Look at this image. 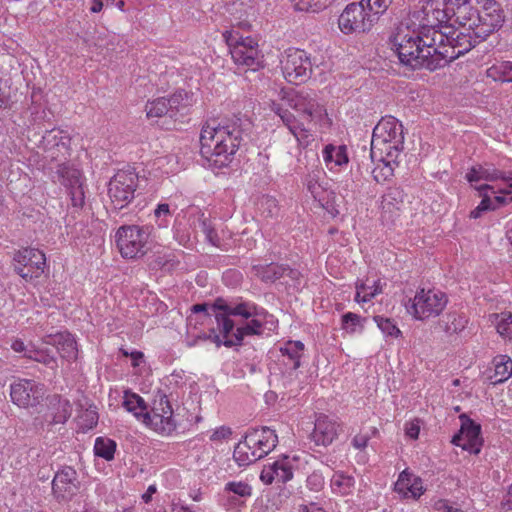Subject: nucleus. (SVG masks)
Returning <instances> with one entry per match:
<instances>
[{"label":"nucleus","mask_w":512,"mask_h":512,"mask_svg":"<svg viewBox=\"0 0 512 512\" xmlns=\"http://www.w3.org/2000/svg\"><path fill=\"white\" fill-rule=\"evenodd\" d=\"M466 179L469 183H478L479 181L496 182V185L480 184L474 185L482 197L479 205L470 212V217L477 219L482 212L495 210L505 204L512 202V172L505 169L501 163L496 166L492 163L475 165L466 173Z\"/></svg>","instance_id":"5"},{"label":"nucleus","mask_w":512,"mask_h":512,"mask_svg":"<svg viewBox=\"0 0 512 512\" xmlns=\"http://www.w3.org/2000/svg\"><path fill=\"white\" fill-rule=\"evenodd\" d=\"M24 356L42 363L50 369H56L58 367L56 357L47 349H32L28 351V354H24Z\"/></svg>","instance_id":"43"},{"label":"nucleus","mask_w":512,"mask_h":512,"mask_svg":"<svg viewBox=\"0 0 512 512\" xmlns=\"http://www.w3.org/2000/svg\"><path fill=\"white\" fill-rule=\"evenodd\" d=\"M277 443L278 436L275 430L269 427L254 429L236 445L233 457L239 466H247L270 453Z\"/></svg>","instance_id":"9"},{"label":"nucleus","mask_w":512,"mask_h":512,"mask_svg":"<svg viewBox=\"0 0 512 512\" xmlns=\"http://www.w3.org/2000/svg\"><path fill=\"white\" fill-rule=\"evenodd\" d=\"M333 493L338 495H349L353 492L355 479L344 472H335L330 480Z\"/></svg>","instance_id":"33"},{"label":"nucleus","mask_w":512,"mask_h":512,"mask_svg":"<svg viewBox=\"0 0 512 512\" xmlns=\"http://www.w3.org/2000/svg\"><path fill=\"white\" fill-rule=\"evenodd\" d=\"M169 107V101L166 97L156 98L146 103V115L148 118L170 117L171 110H169Z\"/></svg>","instance_id":"40"},{"label":"nucleus","mask_w":512,"mask_h":512,"mask_svg":"<svg viewBox=\"0 0 512 512\" xmlns=\"http://www.w3.org/2000/svg\"><path fill=\"white\" fill-rule=\"evenodd\" d=\"M397 161H389L388 157L380 156V163L372 170L373 179L378 182H384L393 176L394 165Z\"/></svg>","instance_id":"41"},{"label":"nucleus","mask_w":512,"mask_h":512,"mask_svg":"<svg viewBox=\"0 0 512 512\" xmlns=\"http://www.w3.org/2000/svg\"><path fill=\"white\" fill-rule=\"evenodd\" d=\"M491 317L497 333L504 340L512 341V313L502 312L493 314Z\"/></svg>","instance_id":"37"},{"label":"nucleus","mask_w":512,"mask_h":512,"mask_svg":"<svg viewBox=\"0 0 512 512\" xmlns=\"http://www.w3.org/2000/svg\"><path fill=\"white\" fill-rule=\"evenodd\" d=\"M217 307L224 311L218 314V330L222 337L212 335L217 347L238 346L246 336L262 334L263 324L259 317L264 314V310L253 302L219 301Z\"/></svg>","instance_id":"4"},{"label":"nucleus","mask_w":512,"mask_h":512,"mask_svg":"<svg viewBox=\"0 0 512 512\" xmlns=\"http://www.w3.org/2000/svg\"><path fill=\"white\" fill-rule=\"evenodd\" d=\"M44 343L55 346L63 359L72 361L77 358V343L74 337L68 332L48 335L44 338Z\"/></svg>","instance_id":"27"},{"label":"nucleus","mask_w":512,"mask_h":512,"mask_svg":"<svg viewBox=\"0 0 512 512\" xmlns=\"http://www.w3.org/2000/svg\"><path fill=\"white\" fill-rule=\"evenodd\" d=\"M376 432H377V429L372 428L371 434L368 432H366V433L361 432V433L355 435L354 438L352 439L353 447H355L356 449H359V450L364 449L367 446V444L371 438V435L372 434L374 435Z\"/></svg>","instance_id":"53"},{"label":"nucleus","mask_w":512,"mask_h":512,"mask_svg":"<svg viewBox=\"0 0 512 512\" xmlns=\"http://www.w3.org/2000/svg\"><path fill=\"white\" fill-rule=\"evenodd\" d=\"M152 228L149 226L127 225L118 228L115 240L123 258L136 259L144 256L150 249L149 238Z\"/></svg>","instance_id":"12"},{"label":"nucleus","mask_w":512,"mask_h":512,"mask_svg":"<svg viewBox=\"0 0 512 512\" xmlns=\"http://www.w3.org/2000/svg\"><path fill=\"white\" fill-rule=\"evenodd\" d=\"M172 415L173 410L168 397L161 393L155 399L152 410L145 414L142 422L160 434L169 435L176 429Z\"/></svg>","instance_id":"16"},{"label":"nucleus","mask_w":512,"mask_h":512,"mask_svg":"<svg viewBox=\"0 0 512 512\" xmlns=\"http://www.w3.org/2000/svg\"><path fill=\"white\" fill-rule=\"evenodd\" d=\"M80 423L83 429L89 430L98 423V414L95 410L87 409L80 415Z\"/></svg>","instance_id":"50"},{"label":"nucleus","mask_w":512,"mask_h":512,"mask_svg":"<svg viewBox=\"0 0 512 512\" xmlns=\"http://www.w3.org/2000/svg\"><path fill=\"white\" fill-rule=\"evenodd\" d=\"M450 0L428 1L412 18L418 21L417 29H410L409 23H401L393 37V45L400 62L415 67L419 63L421 51L424 52L423 40L432 32H445L450 26L446 25L456 19V12L450 10Z\"/></svg>","instance_id":"2"},{"label":"nucleus","mask_w":512,"mask_h":512,"mask_svg":"<svg viewBox=\"0 0 512 512\" xmlns=\"http://www.w3.org/2000/svg\"><path fill=\"white\" fill-rule=\"evenodd\" d=\"M15 271L25 280H32L44 273L46 266L45 254L35 248L18 251L14 257Z\"/></svg>","instance_id":"18"},{"label":"nucleus","mask_w":512,"mask_h":512,"mask_svg":"<svg viewBox=\"0 0 512 512\" xmlns=\"http://www.w3.org/2000/svg\"><path fill=\"white\" fill-rule=\"evenodd\" d=\"M155 217L159 220L158 225L161 227L167 226V217L170 216L169 205L166 203L159 204L154 211Z\"/></svg>","instance_id":"54"},{"label":"nucleus","mask_w":512,"mask_h":512,"mask_svg":"<svg viewBox=\"0 0 512 512\" xmlns=\"http://www.w3.org/2000/svg\"><path fill=\"white\" fill-rule=\"evenodd\" d=\"M450 10L456 12L455 23L445 32H432L423 40L424 52L412 69L434 71L470 51L498 30L504 22L503 10L496 0H450Z\"/></svg>","instance_id":"1"},{"label":"nucleus","mask_w":512,"mask_h":512,"mask_svg":"<svg viewBox=\"0 0 512 512\" xmlns=\"http://www.w3.org/2000/svg\"><path fill=\"white\" fill-rule=\"evenodd\" d=\"M222 36L229 46L231 57L236 65L247 67L253 71L261 67L262 55L253 38L243 37L235 27L224 31Z\"/></svg>","instance_id":"10"},{"label":"nucleus","mask_w":512,"mask_h":512,"mask_svg":"<svg viewBox=\"0 0 512 512\" xmlns=\"http://www.w3.org/2000/svg\"><path fill=\"white\" fill-rule=\"evenodd\" d=\"M57 175L62 185L67 188L74 208H82L85 203L84 178L80 170L69 165L60 164Z\"/></svg>","instance_id":"19"},{"label":"nucleus","mask_w":512,"mask_h":512,"mask_svg":"<svg viewBox=\"0 0 512 512\" xmlns=\"http://www.w3.org/2000/svg\"><path fill=\"white\" fill-rule=\"evenodd\" d=\"M383 283L380 279H372L367 277L364 281L356 284L355 301L364 303L382 293Z\"/></svg>","instance_id":"31"},{"label":"nucleus","mask_w":512,"mask_h":512,"mask_svg":"<svg viewBox=\"0 0 512 512\" xmlns=\"http://www.w3.org/2000/svg\"><path fill=\"white\" fill-rule=\"evenodd\" d=\"M373 319L386 339H398L402 336L394 319L381 315H376Z\"/></svg>","instance_id":"39"},{"label":"nucleus","mask_w":512,"mask_h":512,"mask_svg":"<svg viewBox=\"0 0 512 512\" xmlns=\"http://www.w3.org/2000/svg\"><path fill=\"white\" fill-rule=\"evenodd\" d=\"M294 8L304 12H318L326 8L331 0H290Z\"/></svg>","instance_id":"45"},{"label":"nucleus","mask_w":512,"mask_h":512,"mask_svg":"<svg viewBox=\"0 0 512 512\" xmlns=\"http://www.w3.org/2000/svg\"><path fill=\"white\" fill-rule=\"evenodd\" d=\"M129 356L132 360V365L135 367L138 366L139 362L143 359V353L140 351H133L129 354Z\"/></svg>","instance_id":"60"},{"label":"nucleus","mask_w":512,"mask_h":512,"mask_svg":"<svg viewBox=\"0 0 512 512\" xmlns=\"http://www.w3.org/2000/svg\"><path fill=\"white\" fill-rule=\"evenodd\" d=\"M425 490L422 479L408 470H403L394 484V491L404 499L417 500Z\"/></svg>","instance_id":"24"},{"label":"nucleus","mask_w":512,"mask_h":512,"mask_svg":"<svg viewBox=\"0 0 512 512\" xmlns=\"http://www.w3.org/2000/svg\"><path fill=\"white\" fill-rule=\"evenodd\" d=\"M45 386L30 379H18L10 385V397L22 408L36 407L43 400Z\"/></svg>","instance_id":"17"},{"label":"nucleus","mask_w":512,"mask_h":512,"mask_svg":"<svg viewBox=\"0 0 512 512\" xmlns=\"http://www.w3.org/2000/svg\"><path fill=\"white\" fill-rule=\"evenodd\" d=\"M404 134L402 124L393 116L383 117L373 129L371 141L372 157L379 153L389 161H397L402 153Z\"/></svg>","instance_id":"8"},{"label":"nucleus","mask_w":512,"mask_h":512,"mask_svg":"<svg viewBox=\"0 0 512 512\" xmlns=\"http://www.w3.org/2000/svg\"><path fill=\"white\" fill-rule=\"evenodd\" d=\"M200 229L204 233L206 240L215 247L222 248L223 243L218 235L216 229L207 220H203L200 223Z\"/></svg>","instance_id":"48"},{"label":"nucleus","mask_w":512,"mask_h":512,"mask_svg":"<svg viewBox=\"0 0 512 512\" xmlns=\"http://www.w3.org/2000/svg\"><path fill=\"white\" fill-rule=\"evenodd\" d=\"M230 276L235 278L236 282H238L240 280V274L237 271H234V270L226 271L225 274H224V277L227 278V277H230Z\"/></svg>","instance_id":"64"},{"label":"nucleus","mask_w":512,"mask_h":512,"mask_svg":"<svg viewBox=\"0 0 512 512\" xmlns=\"http://www.w3.org/2000/svg\"><path fill=\"white\" fill-rule=\"evenodd\" d=\"M400 193L398 191H390L389 193H387L384 197H383V201H382V207L383 209H389L390 206H394V201L397 200V196L399 195Z\"/></svg>","instance_id":"58"},{"label":"nucleus","mask_w":512,"mask_h":512,"mask_svg":"<svg viewBox=\"0 0 512 512\" xmlns=\"http://www.w3.org/2000/svg\"><path fill=\"white\" fill-rule=\"evenodd\" d=\"M447 303L444 292L435 288H419L405 306L414 319L424 321L439 316Z\"/></svg>","instance_id":"11"},{"label":"nucleus","mask_w":512,"mask_h":512,"mask_svg":"<svg viewBox=\"0 0 512 512\" xmlns=\"http://www.w3.org/2000/svg\"><path fill=\"white\" fill-rule=\"evenodd\" d=\"M78 490L77 472L70 466L60 469L52 480V493L59 501L70 500Z\"/></svg>","instance_id":"21"},{"label":"nucleus","mask_w":512,"mask_h":512,"mask_svg":"<svg viewBox=\"0 0 512 512\" xmlns=\"http://www.w3.org/2000/svg\"><path fill=\"white\" fill-rule=\"evenodd\" d=\"M11 348L17 353L24 352L25 354H28V351L30 350V349H27L26 345L24 344V342L21 339L13 340V342L11 344Z\"/></svg>","instance_id":"59"},{"label":"nucleus","mask_w":512,"mask_h":512,"mask_svg":"<svg viewBox=\"0 0 512 512\" xmlns=\"http://www.w3.org/2000/svg\"><path fill=\"white\" fill-rule=\"evenodd\" d=\"M376 23L375 14H370L361 0L348 4L338 18V26L342 33H365Z\"/></svg>","instance_id":"13"},{"label":"nucleus","mask_w":512,"mask_h":512,"mask_svg":"<svg viewBox=\"0 0 512 512\" xmlns=\"http://www.w3.org/2000/svg\"><path fill=\"white\" fill-rule=\"evenodd\" d=\"M461 421V429L452 438V443L471 454H478L483 444L481 426L466 416H461Z\"/></svg>","instance_id":"20"},{"label":"nucleus","mask_w":512,"mask_h":512,"mask_svg":"<svg viewBox=\"0 0 512 512\" xmlns=\"http://www.w3.org/2000/svg\"><path fill=\"white\" fill-rule=\"evenodd\" d=\"M72 407L68 400L60 399L58 401V412L53 416L52 423L63 424L71 416Z\"/></svg>","instance_id":"49"},{"label":"nucleus","mask_w":512,"mask_h":512,"mask_svg":"<svg viewBox=\"0 0 512 512\" xmlns=\"http://www.w3.org/2000/svg\"><path fill=\"white\" fill-rule=\"evenodd\" d=\"M512 68V61H500L493 64L486 71L489 78L494 81L508 82V76Z\"/></svg>","instance_id":"42"},{"label":"nucleus","mask_w":512,"mask_h":512,"mask_svg":"<svg viewBox=\"0 0 512 512\" xmlns=\"http://www.w3.org/2000/svg\"><path fill=\"white\" fill-rule=\"evenodd\" d=\"M175 256L172 253L165 254L163 256L158 255L155 259V266L166 271L174 269L178 265V261H175Z\"/></svg>","instance_id":"51"},{"label":"nucleus","mask_w":512,"mask_h":512,"mask_svg":"<svg viewBox=\"0 0 512 512\" xmlns=\"http://www.w3.org/2000/svg\"><path fill=\"white\" fill-rule=\"evenodd\" d=\"M255 274L265 282H274L285 275L296 278L298 272L288 266L270 263L266 265H256L253 267Z\"/></svg>","instance_id":"30"},{"label":"nucleus","mask_w":512,"mask_h":512,"mask_svg":"<svg viewBox=\"0 0 512 512\" xmlns=\"http://www.w3.org/2000/svg\"><path fill=\"white\" fill-rule=\"evenodd\" d=\"M341 320H342L341 328L343 330H345L347 333L354 334L356 332H361L364 328V325H363L364 320L361 318V316H359L355 313H352V312L345 313L342 316Z\"/></svg>","instance_id":"44"},{"label":"nucleus","mask_w":512,"mask_h":512,"mask_svg":"<svg viewBox=\"0 0 512 512\" xmlns=\"http://www.w3.org/2000/svg\"><path fill=\"white\" fill-rule=\"evenodd\" d=\"M284 102L272 101L269 105L289 133L295 138L299 148H306L315 140L311 126H318L325 132L332 125L327 110L317 98L307 92L290 95Z\"/></svg>","instance_id":"3"},{"label":"nucleus","mask_w":512,"mask_h":512,"mask_svg":"<svg viewBox=\"0 0 512 512\" xmlns=\"http://www.w3.org/2000/svg\"><path fill=\"white\" fill-rule=\"evenodd\" d=\"M435 509L439 512H464L461 509L451 506L446 500H439L436 502Z\"/></svg>","instance_id":"57"},{"label":"nucleus","mask_w":512,"mask_h":512,"mask_svg":"<svg viewBox=\"0 0 512 512\" xmlns=\"http://www.w3.org/2000/svg\"><path fill=\"white\" fill-rule=\"evenodd\" d=\"M339 424L327 415L316 417L311 439L316 445L328 446L338 435Z\"/></svg>","instance_id":"25"},{"label":"nucleus","mask_w":512,"mask_h":512,"mask_svg":"<svg viewBox=\"0 0 512 512\" xmlns=\"http://www.w3.org/2000/svg\"><path fill=\"white\" fill-rule=\"evenodd\" d=\"M420 433V422L415 419L405 424V434L411 439H417Z\"/></svg>","instance_id":"55"},{"label":"nucleus","mask_w":512,"mask_h":512,"mask_svg":"<svg viewBox=\"0 0 512 512\" xmlns=\"http://www.w3.org/2000/svg\"><path fill=\"white\" fill-rule=\"evenodd\" d=\"M367 6L370 14H375L376 22L384 14L392 3V0H362Z\"/></svg>","instance_id":"47"},{"label":"nucleus","mask_w":512,"mask_h":512,"mask_svg":"<svg viewBox=\"0 0 512 512\" xmlns=\"http://www.w3.org/2000/svg\"><path fill=\"white\" fill-rule=\"evenodd\" d=\"M280 62L283 76L288 82L301 84L309 79L312 63L306 51L289 48L284 52Z\"/></svg>","instance_id":"14"},{"label":"nucleus","mask_w":512,"mask_h":512,"mask_svg":"<svg viewBox=\"0 0 512 512\" xmlns=\"http://www.w3.org/2000/svg\"><path fill=\"white\" fill-rule=\"evenodd\" d=\"M45 158L51 161L65 160L69 156V139L62 131L51 130L42 138Z\"/></svg>","instance_id":"23"},{"label":"nucleus","mask_w":512,"mask_h":512,"mask_svg":"<svg viewBox=\"0 0 512 512\" xmlns=\"http://www.w3.org/2000/svg\"><path fill=\"white\" fill-rule=\"evenodd\" d=\"M281 362L287 370L295 371L301 365V358L304 355L305 346L301 341H287L279 348Z\"/></svg>","instance_id":"29"},{"label":"nucleus","mask_w":512,"mask_h":512,"mask_svg":"<svg viewBox=\"0 0 512 512\" xmlns=\"http://www.w3.org/2000/svg\"><path fill=\"white\" fill-rule=\"evenodd\" d=\"M467 323V317L464 314L457 312H450L446 314L440 321L441 327L448 334H454L463 331Z\"/></svg>","instance_id":"35"},{"label":"nucleus","mask_w":512,"mask_h":512,"mask_svg":"<svg viewBox=\"0 0 512 512\" xmlns=\"http://www.w3.org/2000/svg\"><path fill=\"white\" fill-rule=\"evenodd\" d=\"M231 435V430L227 427H219L212 432L210 435V440L212 441H221L223 439L228 438Z\"/></svg>","instance_id":"56"},{"label":"nucleus","mask_w":512,"mask_h":512,"mask_svg":"<svg viewBox=\"0 0 512 512\" xmlns=\"http://www.w3.org/2000/svg\"><path fill=\"white\" fill-rule=\"evenodd\" d=\"M322 155L324 163L330 171L338 172L349 163L345 145L328 144L323 148Z\"/></svg>","instance_id":"28"},{"label":"nucleus","mask_w":512,"mask_h":512,"mask_svg":"<svg viewBox=\"0 0 512 512\" xmlns=\"http://www.w3.org/2000/svg\"><path fill=\"white\" fill-rule=\"evenodd\" d=\"M8 94L6 93L5 87H3L2 77L0 76V106L6 103Z\"/></svg>","instance_id":"63"},{"label":"nucleus","mask_w":512,"mask_h":512,"mask_svg":"<svg viewBox=\"0 0 512 512\" xmlns=\"http://www.w3.org/2000/svg\"><path fill=\"white\" fill-rule=\"evenodd\" d=\"M503 506L509 510H512V485L509 487Z\"/></svg>","instance_id":"62"},{"label":"nucleus","mask_w":512,"mask_h":512,"mask_svg":"<svg viewBox=\"0 0 512 512\" xmlns=\"http://www.w3.org/2000/svg\"><path fill=\"white\" fill-rule=\"evenodd\" d=\"M169 110L170 118L175 117L177 114H184L187 112L188 108L191 107L194 103L193 93L179 90L172 94L169 98Z\"/></svg>","instance_id":"32"},{"label":"nucleus","mask_w":512,"mask_h":512,"mask_svg":"<svg viewBox=\"0 0 512 512\" xmlns=\"http://www.w3.org/2000/svg\"><path fill=\"white\" fill-rule=\"evenodd\" d=\"M242 131L236 123L208 120L200 133V153L214 168L228 166L239 148Z\"/></svg>","instance_id":"6"},{"label":"nucleus","mask_w":512,"mask_h":512,"mask_svg":"<svg viewBox=\"0 0 512 512\" xmlns=\"http://www.w3.org/2000/svg\"><path fill=\"white\" fill-rule=\"evenodd\" d=\"M323 175L324 171L321 168L311 170L305 177V185L314 200L317 201L322 208L329 209L332 192L327 190L320 182V178Z\"/></svg>","instance_id":"26"},{"label":"nucleus","mask_w":512,"mask_h":512,"mask_svg":"<svg viewBox=\"0 0 512 512\" xmlns=\"http://www.w3.org/2000/svg\"><path fill=\"white\" fill-rule=\"evenodd\" d=\"M494 374L490 376L493 383L506 381L512 375V360L505 355H499L493 360Z\"/></svg>","instance_id":"34"},{"label":"nucleus","mask_w":512,"mask_h":512,"mask_svg":"<svg viewBox=\"0 0 512 512\" xmlns=\"http://www.w3.org/2000/svg\"><path fill=\"white\" fill-rule=\"evenodd\" d=\"M307 487L312 491H320L324 486V478L321 473L313 472L306 480Z\"/></svg>","instance_id":"52"},{"label":"nucleus","mask_w":512,"mask_h":512,"mask_svg":"<svg viewBox=\"0 0 512 512\" xmlns=\"http://www.w3.org/2000/svg\"><path fill=\"white\" fill-rule=\"evenodd\" d=\"M138 176L130 169L119 170L108 185V195L115 208L126 207L134 198Z\"/></svg>","instance_id":"15"},{"label":"nucleus","mask_w":512,"mask_h":512,"mask_svg":"<svg viewBox=\"0 0 512 512\" xmlns=\"http://www.w3.org/2000/svg\"><path fill=\"white\" fill-rule=\"evenodd\" d=\"M116 448V442L108 437H97L95 439L94 453L96 456L103 458L106 461L114 459Z\"/></svg>","instance_id":"38"},{"label":"nucleus","mask_w":512,"mask_h":512,"mask_svg":"<svg viewBox=\"0 0 512 512\" xmlns=\"http://www.w3.org/2000/svg\"><path fill=\"white\" fill-rule=\"evenodd\" d=\"M123 405L127 411L133 413L141 421H143L145 414L148 413L145 401L135 393L125 392Z\"/></svg>","instance_id":"36"},{"label":"nucleus","mask_w":512,"mask_h":512,"mask_svg":"<svg viewBox=\"0 0 512 512\" xmlns=\"http://www.w3.org/2000/svg\"><path fill=\"white\" fill-rule=\"evenodd\" d=\"M103 9L102 0H92L90 6L91 13H99Z\"/></svg>","instance_id":"61"},{"label":"nucleus","mask_w":512,"mask_h":512,"mask_svg":"<svg viewBox=\"0 0 512 512\" xmlns=\"http://www.w3.org/2000/svg\"><path fill=\"white\" fill-rule=\"evenodd\" d=\"M293 470V460L288 456H283L273 463L265 465L260 479L265 484L286 483L293 478Z\"/></svg>","instance_id":"22"},{"label":"nucleus","mask_w":512,"mask_h":512,"mask_svg":"<svg viewBox=\"0 0 512 512\" xmlns=\"http://www.w3.org/2000/svg\"><path fill=\"white\" fill-rule=\"evenodd\" d=\"M224 491L240 498H248L251 496L252 488L246 482L231 481L225 485Z\"/></svg>","instance_id":"46"},{"label":"nucleus","mask_w":512,"mask_h":512,"mask_svg":"<svg viewBox=\"0 0 512 512\" xmlns=\"http://www.w3.org/2000/svg\"><path fill=\"white\" fill-rule=\"evenodd\" d=\"M219 301L225 300L218 298L212 305L196 304L191 307V313L187 317L186 345L188 347L207 341L216 345L212 335L222 337V333L218 330V314L224 311L217 307Z\"/></svg>","instance_id":"7"}]
</instances>
